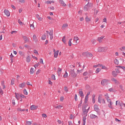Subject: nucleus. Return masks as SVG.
Masks as SVG:
<instances>
[{
    "instance_id": "nucleus-1",
    "label": "nucleus",
    "mask_w": 125,
    "mask_h": 125,
    "mask_svg": "<svg viewBox=\"0 0 125 125\" xmlns=\"http://www.w3.org/2000/svg\"><path fill=\"white\" fill-rule=\"evenodd\" d=\"M107 50V47H99L98 48V51H99V52H106Z\"/></svg>"
},
{
    "instance_id": "nucleus-2",
    "label": "nucleus",
    "mask_w": 125,
    "mask_h": 125,
    "mask_svg": "<svg viewBox=\"0 0 125 125\" xmlns=\"http://www.w3.org/2000/svg\"><path fill=\"white\" fill-rule=\"evenodd\" d=\"M92 6V4L89 3V2L86 4L84 7V11H87L89 9H90V7Z\"/></svg>"
},
{
    "instance_id": "nucleus-3",
    "label": "nucleus",
    "mask_w": 125,
    "mask_h": 125,
    "mask_svg": "<svg viewBox=\"0 0 125 125\" xmlns=\"http://www.w3.org/2000/svg\"><path fill=\"white\" fill-rule=\"evenodd\" d=\"M120 71L118 68H116L115 70L113 71L112 72V75L113 77H117L118 76V74H120Z\"/></svg>"
},
{
    "instance_id": "nucleus-4",
    "label": "nucleus",
    "mask_w": 125,
    "mask_h": 125,
    "mask_svg": "<svg viewBox=\"0 0 125 125\" xmlns=\"http://www.w3.org/2000/svg\"><path fill=\"white\" fill-rule=\"evenodd\" d=\"M47 34H49L50 36V40L51 41L53 39V30H51L50 32H49L48 31H46Z\"/></svg>"
},
{
    "instance_id": "nucleus-5",
    "label": "nucleus",
    "mask_w": 125,
    "mask_h": 125,
    "mask_svg": "<svg viewBox=\"0 0 125 125\" xmlns=\"http://www.w3.org/2000/svg\"><path fill=\"white\" fill-rule=\"evenodd\" d=\"M108 82H109V81L107 79L102 80L101 81L102 85H106V84H108Z\"/></svg>"
},
{
    "instance_id": "nucleus-6",
    "label": "nucleus",
    "mask_w": 125,
    "mask_h": 125,
    "mask_svg": "<svg viewBox=\"0 0 125 125\" xmlns=\"http://www.w3.org/2000/svg\"><path fill=\"white\" fill-rule=\"evenodd\" d=\"M75 66L74 65H70L68 67V71L70 72H73L75 71Z\"/></svg>"
},
{
    "instance_id": "nucleus-7",
    "label": "nucleus",
    "mask_w": 125,
    "mask_h": 125,
    "mask_svg": "<svg viewBox=\"0 0 125 125\" xmlns=\"http://www.w3.org/2000/svg\"><path fill=\"white\" fill-rule=\"evenodd\" d=\"M83 55L87 56V57H92V54L88 52H83Z\"/></svg>"
},
{
    "instance_id": "nucleus-8",
    "label": "nucleus",
    "mask_w": 125,
    "mask_h": 125,
    "mask_svg": "<svg viewBox=\"0 0 125 125\" xmlns=\"http://www.w3.org/2000/svg\"><path fill=\"white\" fill-rule=\"evenodd\" d=\"M4 13L7 17H9V16H10V12L7 9L4 10Z\"/></svg>"
},
{
    "instance_id": "nucleus-9",
    "label": "nucleus",
    "mask_w": 125,
    "mask_h": 125,
    "mask_svg": "<svg viewBox=\"0 0 125 125\" xmlns=\"http://www.w3.org/2000/svg\"><path fill=\"white\" fill-rule=\"evenodd\" d=\"M38 105H32L30 106V110L31 111H34V110H37L38 108Z\"/></svg>"
},
{
    "instance_id": "nucleus-10",
    "label": "nucleus",
    "mask_w": 125,
    "mask_h": 125,
    "mask_svg": "<svg viewBox=\"0 0 125 125\" xmlns=\"http://www.w3.org/2000/svg\"><path fill=\"white\" fill-rule=\"evenodd\" d=\"M59 2H60V4H62V6H63L64 7H66V6H67V4L65 3V2L63 0H59Z\"/></svg>"
},
{
    "instance_id": "nucleus-11",
    "label": "nucleus",
    "mask_w": 125,
    "mask_h": 125,
    "mask_svg": "<svg viewBox=\"0 0 125 125\" xmlns=\"http://www.w3.org/2000/svg\"><path fill=\"white\" fill-rule=\"evenodd\" d=\"M22 39H23V41H24V42H30V40H29V38L26 36H22Z\"/></svg>"
},
{
    "instance_id": "nucleus-12",
    "label": "nucleus",
    "mask_w": 125,
    "mask_h": 125,
    "mask_svg": "<svg viewBox=\"0 0 125 125\" xmlns=\"http://www.w3.org/2000/svg\"><path fill=\"white\" fill-rule=\"evenodd\" d=\"M69 74L72 78H76V77H77V73H75V71L70 72Z\"/></svg>"
},
{
    "instance_id": "nucleus-13",
    "label": "nucleus",
    "mask_w": 125,
    "mask_h": 125,
    "mask_svg": "<svg viewBox=\"0 0 125 125\" xmlns=\"http://www.w3.org/2000/svg\"><path fill=\"white\" fill-rule=\"evenodd\" d=\"M94 109L95 110V111L96 112H97V113H98L100 111V109H99V107H98V105H97V104H95L94 106Z\"/></svg>"
},
{
    "instance_id": "nucleus-14",
    "label": "nucleus",
    "mask_w": 125,
    "mask_h": 125,
    "mask_svg": "<svg viewBox=\"0 0 125 125\" xmlns=\"http://www.w3.org/2000/svg\"><path fill=\"white\" fill-rule=\"evenodd\" d=\"M26 61L27 63L31 62V56L30 55H28L27 57L26 58Z\"/></svg>"
},
{
    "instance_id": "nucleus-15",
    "label": "nucleus",
    "mask_w": 125,
    "mask_h": 125,
    "mask_svg": "<svg viewBox=\"0 0 125 125\" xmlns=\"http://www.w3.org/2000/svg\"><path fill=\"white\" fill-rule=\"evenodd\" d=\"M79 94H80L81 97H83L84 95H83V89H79Z\"/></svg>"
},
{
    "instance_id": "nucleus-16",
    "label": "nucleus",
    "mask_w": 125,
    "mask_h": 125,
    "mask_svg": "<svg viewBox=\"0 0 125 125\" xmlns=\"http://www.w3.org/2000/svg\"><path fill=\"white\" fill-rule=\"evenodd\" d=\"M74 41H75L76 42V44H78L80 42H78L79 41V37L77 36H75L73 39Z\"/></svg>"
},
{
    "instance_id": "nucleus-17",
    "label": "nucleus",
    "mask_w": 125,
    "mask_h": 125,
    "mask_svg": "<svg viewBox=\"0 0 125 125\" xmlns=\"http://www.w3.org/2000/svg\"><path fill=\"white\" fill-rule=\"evenodd\" d=\"M59 53V50H57L56 51V52H55V53H54V58H57Z\"/></svg>"
},
{
    "instance_id": "nucleus-18",
    "label": "nucleus",
    "mask_w": 125,
    "mask_h": 125,
    "mask_svg": "<svg viewBox=\"0 0 125 125\" xmlns=\"http://www.w3.org/2000/svg\"><path fill=\"white\" fill-rule=\"evenodd\" d=\"M90 119H96V118H98V117L97 115H95L93 114H91L90 115Z\"/></svg>"
},
{
    "instance_id": "nucleus-19",
    "label": "nucleus",
    "mask_w": 125,
    "mask_h": 125,
    "mask_svg": "<svg viewBox=\"0 0 125 125\" xmlns=\"http://www.w3.org/2000/svg\"><path fill=\"white\" fill-rule=\"evenodd\" d=\"M26 84V83L25 82H23L21 84H19V86L21 88H24V87H25V84Z\"/></svg>"
},
{
    "instance_id": "nucleus-20",
    "label": "nucleus",
    "mask_w": 125,
    "mask_h": 125,
    "mask_svg": "<svg viewBox=\"0 0 125 125\" xmlns=\"http://www.w3.org/2000/svg\"><path fill=\"white\" fill-rule=\"evenodd\" d=\"M68 27V23H64L62 26V30H65L66 28Z\"/></svg>"
},
{
    "instance_id": "nucleus-21",
    "label": "nucleus",
    "mask_w": 125,
    "mask_h": 125,
    "mask_svg": "<svg viewBox=\"0 0 125 125\" xmlns=\"http://www.w3.org/2000/svg\"><path fill=\"white\" fill-rule=\"evenodd\" d=\"M33 41L34 42H38V38H37V35H36L35 34L33 35Z\"/></svg>"
},
{
    "instance_id": "nucleus-22",
    "label": "nucleus",
    "mask_w": 125,
    "mask_h": 125,
    "mask_svg": "<svg viewBox=\"0 0 125 125\" xmlns=\"http://www.w3.org/2000/svg\"><path fill=\"white\" fill-rule=\"evenodd\" d=\"M111 81L114 82L115 83H118V84L120 83V82L115 78H112Z\"/></svg>"
},
{
    "instance_id": "nucleus-23",
    "label": "nucleus",
    "mask_w": 125,
    "mask_h": 125,
    "mask_svg": "<svg viewBox=\"0 0 125 125\" xmlns=\"http://www.w3.org/2000/svg\"><path fill=\"white\" fill-rule=\"evenodd\" d=\"M15 94L16 98L17 99V100H19L20 99L19 97H20V94L17 93H15Z\"/></svg>"
},
{
    "instance_id": "nucleus-24",
    "label": "nucleus",
    "mask_w": 125,
    "mask_h": 125,
    "mask_svg": "<svg viewBox=\"0 0 125 125\" xmlns=\"http://www.w3.org/2000/svg\"><path fill=\"white\" fill-rule=\"evenodd\" d=\"M62 42H63V43H64V44H67V42L66 41V37L65 36H63L62 39Z\"/></svg>"
},
{
    "instance_id": "nucleus-25",
    "label": "nucleus",
    "mask_w": 125,
    "mask_h": 125,
    "mask_svg": "<svg viewBox=\"0 0 125 125\" xmlns=\"http://www.w3.org/2000/svg\"><path fill=\"white\" fill-rule=\"evenodd\" d=\"M83 114H84L85 117H86V116H87V111L86 109H85V108H83Z\"/></svg>"
},
{
    "instance_id": "nucleus-26",
    "label": "nucleus",
    "mask_w": 125,
    "mask_h": 125,
    "mask_svg": "<svg viewBox=\"0 0 125 125\" xmlns=\"http://www.w3.org/2000/svg\"><path fill=\"white\" fill-rule=\"evenodd\" d=\"M61 71H62V69H61L60 67L58 68V74L59 76L61 75Z\"/></svg>"
},
{
    "instance_id": "nucleus-27",
    "label": "nucleus",
    "mask_w": 125,
    "mask_h": 125,
    "mask_svg": "<svg viewBox=\"0 0 125 125\" xmlns=\"http://www.w3.org/2000/svg\"><path fill=\"white\" fill-rule=\"evenodd\" d=\"M85 19L86 22H90V21H91V19L90 18H88V17H87V16H86Z\"/></svg>"
},
{
    "instance_id": "nucleus-28",
    "label": "nucleus",
    "mask_w": 125,
    "mask_h": 125,
    "mask_svg": "<svg viewBox=\"0 0 125 125\" xmlns=\"http://www.w3.org/2000/svg\"><path fill=\"white\" fill-rule=\"evenodd\" d=\"M112 105H113V103H110L108 104L109 108H110V109H114Z\"/></svg>"
},
{
    "instance_id": "nucleus-29",
    "label": "nucleus",
    "mask_w": 125,
    "mask_h": 125,
    "mask_svg": "<svg viewBox=\"0 0 125 125\" xmlns=\"http://www.w3.org/2000/svg\"><path fill=\"white\" fill-rule=\"evenodd\" d=\"M92 103H93V104L95 103V95H92Z\"/></svg>"
},
{
    "instance_id": "nucleus-30",
    "label": "nucleus",
    "mask_w": 125,
    "mask_h": 125,
    "mask_svg": "<svg viewBox=\"0 0 125 125\" xmlns=\"http://www.w3.org/2000/svg\"><path fill=\"white\" fill-rule=\"evenodd\" d=\"M114 63L116 64V65H119V60H118V59H115L114 60Z\"/></svg>"
},
{
    "instance_id": "nucleus-31",
    "label": "nucleus",
    "mask_w": 125,
    "mask_h": 125,
    "mask_svg": "<svg viewBox=\"0 0 125 125\" xmlns=\"http://www.w3.org/2000/svg\"><path fill=\"white\" fill-rule=\"evenodd\" d=\"M34 70V68H33L32 67L31 68L30 71L31 75H33V74L35 73V71Z\"/></svg>"
},
{
    "instance_id": "nucleus-32",
    "label": "nucleus",
    "mask_w": 125,
    "mask_h": 125,
    "mask_svg": "<svg viewBox=\"0 0 125 125\" xmlns=\"http://www.w3.org/2000/svg\"><path fill=\"white\" fill-rule=\"evenodd\" d=\"M72 39H70L69 41H68V45L69 46H72Z\"/></svg>"
},
{
    "instance_id": "nucleus-33",
    "label": "nucleus",
    "mask_w": 125,
    "mask_h": 125,
    "mask_svg": "<svg viewBox=\"0 0 125 125\" xmlns=\"http://www.w3.org/2000/svg\"><path fill=\"white\" fill-rule=\"evenodd\" d=\"M101 71V68H97L96 70L95 71V73L96 74H98V73H99V72Z\"/></svg>"
},
{
    "instance_id": "nucleus-34",
    "label": "nucleus",
    "mask_w": 125,
    "mask_h": 125,
    "mask_svg": "<svg viewBox=\"0 0 125 125\" xmlns=\"http://www.w3.org/2000/svg\"><path fill=\"white\" fill-rule=\"evenodd\" d=\"M94 11L95 15H97V14H98V12H99V11H98V10L96 9H94Z\"/></svg>"
},
{
    "instance_id": "nucleus-35",
    "label": "nucleus",
    "mask_w": 125,
    "mask_h": 125,
    "mask_svg": "<svg viewBox=\"0 0 125 125\" xmlns=\"http://www.w3.org/2000/svg\"><path fill=\"white\" fill-rule=\"evenodd\" d=\"M63 78L65 79L68 78V73L67 72V71H65V74L63 75Z\"/></svg>"
},
{
    "instance_id": "nucleus-36",
    "label": "nucleus",
    "mask_w": 125,
    "mask_h": 125,
    "mask_svg": "<svg viewBox=\"0 0 125 125\" xmlns=\"http://www.w3.org/2000/svg\"><path fill=\"white\" fill-rule=\"evenodd\" d=\"M64 90L65 92H68L69 91V89H68V87L66 86L64 87Z\"/></svg>"
},
{
    "instance_id": "nucleus-37",
    "label": "nucleus",
    "mask_w": 125,
    "mask_h": 125,
    "mask_svg": "<svg viewBox=\"0 0 125 125\" xmlns=\"http://www.w3.org/2000/svg\"><path fill=\"white\" fill-rule=\"evenodd\" d=\"M1 84L2 86H3V89H4V88H5V86L4 85V81H2L1 83Z\"/></svg>"
},
{
    "instance_id": "nucleus-38",
    "label": "nucleus",
    "mask_w": 125,
    "mask_h": 125,
    "mask_svg": "<svg viewBox=\"0 0 125 125\" xmlns=\"http://www.w3.org/2000/svg\"><path fill=\"white\" fill-rule=\"evenodd\" d=\"M46 39V35L45 34H43L42 37V40L44 41Z\"/></svg>"
},
{
    "instance_id": "nucleus-39",
    "label": "nucleus",
    "mask_w": 125,
    "mask_h": 125,
    "mask_svg": "<svg viewBox=\"0 0 125 125\" xmlns=\"http://www.w3.org/2000/svg\"><path fill=\"white\" fill-rule=\"evenodd\" d=\"M18 1L21 3H25V2H26V0H18Z\"/></svg>"
},
{
    "instance_id": "nucleus-40",
    "label": "nucleus",
    "mask_w": 125,
    "mask_h": 125,
    "mask_svg": "<svg viewBox=\"0 0 125 125\" xmlns=\"http://www.w3.org/2000/svg\"><path fill=\"white\" fill-rule=\"evenodd\" d=\"M103 37H99L98 40L99 41V42H102V40H103Z\"/></svg>"
},
{
    "instance_id": "nucleus-41",
    "label": "nucleus",
    "mask_w": 125,
    "mask_h": 125,
    "mask_svg": "<svg viewBox=\"0 0 125 125\" xmlns=\"http://www.w3.org/2000/svg\"><path fill=\"white\" fill-rule=\"evenodd\" d=\"M82 104H83V100H81L80 102V104H78V108H81Z\"/></svg>"
},
{
    "instance_id": "nucleus-42",
    "label": "nucleus",
    "mask_w": 125,
    "mask_h": 125,
    "mask_svg": "<svg viewBox=\"0 0 125 125\" xmlns=\"http://www.w3.org/2000/svg\"><path fill=\"white\" fill-rule=\"evenodd\" d=\"M45 3H46V4H51L52 1L51 0H47L45 2Z\"/></svg>"
},
{
    "instance_id": "nucleus-43",
    "label": "nucleus",
    "mask_w": 125,
    "mask_h": 125,
    "mask_svg": "<svg viewBox=\"0 0 125 125\" xmlns=\"http://www.w3.org/2000/svg\"><path fill=\"white\" fill-rule=\"evenodd\" d=\"M17 110L19 111V112H24L25 111V109H21V108H18Z\"/></svg>"
},
{
    "instance_id": "nucleus-44",
    "label": "nucleus",
    "mask_w": 125,
    "mask_h": 125,
    "mask_svg": "<svg viewBox=\"0 0 125 125\" xmlns=\"http://www.w3.org/2000/svg\"><path fill=\"white\" fill-rule=\"evenodd\" d=\"M88 99V96H85V100H84V102L85 103H87V100Z\"/></svg>"
},
{
    "instance_id": "nucleus-45",
    "label": "nucleus",
    "mask_w": 125,
    "mask_h": 125,
    "mask_svg": "<svg viewBox=\"0 0 125 125\" xmlns=\"http://www.w3.org/2000/svg\"><path fill=\"white\" fill-rule=\"evenodd\" d=\"M62 107H63V105H59L55 107L56 109H60L61 108H62Z\"/></svg>"
},
{
    "instance_id": "nucleus-46",
    "label": "nucleus",
    "mask_w": 125,
    "mask_h": 125,
    "mask_svg": "<svg viewBox=\"0 0 125 125\" xmlns=\"http://www.w3.org/2000/svg\"><path fill=\"white\" fill-rule=\"evenodd\" d=\"M102 69L104 70H108V67H106L105 65H102Z\"/></svg>"
},
{
    "instance_id": "nucleus-47",
    "label": "nucleus",
    "mask_w": 125,
    "mask_h": 125,
    "mask_svg": "<svg viewBox=\"0 0 125 125\" xmlns=\"http://www.w3.org/2000/svg\"><path fill=\"white\" fill-rule=\"evenodd\" d=\"M23 93L24 94H25V95H28V92L27 91V90H26V89H24L23 90Z\"/></svg>"
},
{
    "instance_id": "nucleus-48",
    "label": "nucleus",
    "mask_w": 125,
    "mask_h": 125,
    "mask_svg": "<svg viewBox=\"0 0 125 125\" xmlns=\"http://www.w3.org/2000/svg\"><path fill=\"white\" fill-rule=\"evenodd\" d=\"M101 100H102V99H101V97L100 96H99L98 97V100L99 103L101 104Z\"/></svg>"
},
{
    "instance_id": "nucleus-49",
    "label": "nucleus",
    "mask_w": 125,
    "mask_h": 125,
    "mask_svg": "<svg viewBox=\"0 0 125 125\" xmlns=\"http://www.w3.org/2000/svg\"><path fill=\"white\" fill-rule=\"evenodd\" d=\"M30 28L32 30H35V26H34V24H30Z\"/></svg>"
},
{
    "instance_id": "nucleus-50",
    "label": "nucleus",
    "mask_w": 125,
    "mask_h": 125,
    "mask_svg": "<svg viewBox=\"0 0 125 125\" xmlns=\"http://www.w3.org/2000/svg\"><path fill=\"white\" fill-rule=\"evenodd\" d=\"M120 104H121V102H120L119 101H116V106H118V105H120Z\"/></svg>"
},
{
    "instance_id": "nucleus-51",
    "label": "nucleus",
    "mask_w": 125,
    "mask_h": 125,
    "mask_svg": "<svg viewBox=\"0 0 125 125\" xmlns=\"http://www.w3.org/2000/svg\"><path fill=\"white\" fill-rule=\"evenodd\" d=\"M106 100H107L108 103H113V102H112V101H111V99H110L109 98L106 99Z\"/></svg>"
},
{
    "instance_id": "nucleus-52",
    "label": "nucleus",
    "mask_w": 125,
    "mask_h": 125,
    "mask_svg": "<svg viewBox=\"0 0 125 125\" xmlns=\"http://www.w3.org/2000/svg\"><path fill=\"white\" fill-rule=\"evenodd\" d=\"M39 65H40V62H38L37 64H36L35 65H34V67L35 68V69H36L37 67H39Z\"/></svg>"
},
{
    "instance_id": "nucleus-53",
    "label": "nucleus",
    "mask_w": 125,
    "mask_h": 125,
    "mask_svg": "<svg viewBox=\"0 0 125 125\" xmlns=\"http://www.w3.org/2000/svg\"><path fill=\"white\" fill-rule=\"evenodd\" d=\"M86 120V117H85V116L83 117V123H85Z\"/></svg>"
},
{
    "instance_id": "nucleus-54",
    "label": "nucleus",
    "mask_w": 125,
    "mask_h": 125,
    "mask_svg": "<svg viewBox=\"0 0 125 125\" xmlns=\"http://www.w3.org/2000/svg\"><path fill=\"white\" fill-rule=\"evenodd\" d=\"M42 118H47V115L44 113L42 114Z\"/></svg>"
},
{
    "instance_id": "nucleus-55",
    "label": "nucleus",
    "mask_w": 125,
    "mask_h": 125,
    "mask_svg": "<svg viewBox=\"0 0 125 125\" xmlns=\"http://www.w3.org/2000/svg\"><path fill=\"white\" fill-rule=\"evenodd\" d=\"M51 79H52V80H54V81H55V80H56L55 75L53 74L51 76Z\"/></svg>"
},
{
    "instance_id": "nucleus-56",
    "label": "nucleus",
    "mask_w": 125,
    "mask_h": 125,
    "mask_svg": "<svg viewBox=\"0 0 125 125\" xmlns=\"http://www.w3.org/2000/svg\"><path fill=\"white\" fill-rule=\"evenodd\" d=\"M19 53L20 55H21V56H22V55H24L23 52H22L21 51H20L19 52Z\"/></svg>"
},
{
    "instance_id": "nucleus-57",
    "label": "nucleus",
    "mask_w": 125,
    "mask_h": 125,
    "mask_svg": "<svg viewBox=\"0 0 125 125\" xmlns=\"http://www.w3.org/2000/svg\"><path fill=\"white\" fill-rule=\"evenodd\" d=\"M18 23L20 24V25H23V22L21 21V20H18Z\"/></svg>"
},
{
    "instance_id": "nucleus-58",
    "label": "nucleus",
    "mask_w": 125,
    "mask_h": 125,
    "mask_svg": "<svg viewBox=\"0 0 125 125\" xmlns=\"http://www.w3.org/2000/svg\"><path fill=\"white\" fill-rule=\"evenodd\" d=\"M120 49L121 50V51H123V50H125V46L122 47L120 48Z\"/></svg>"
},
{
    "instance_id": "nucleus-59",
    "label": "nucleus",
    "mask_w": 125,
    "mask_h": 125,
    "mask_svg": "<svg viewBox=\"0 0 125 125\" xmlns=\"http://www.w3.org/2000/svg\"><path fill=\"white\" fill-rule=\"evenodd\" d=\"M34 53L39 55V53L38 52V51L37 50H36V49L34 50Z\"/></svg>"
},
{
    "instance_id": "nucleus-60",
    "label": "nucleus",
    "mask_w": 125,
    "mask_h": 125,
    "mask_svg": "<svg viewBox=\"0 0 125 125\" xmlns=\"http://www.w3.org/2000/svg\"><path fill=\"white\" fill-rule=\"evenodd\" d=\"M24 47H26V48H27L28 49H29V48H30V46H29V45H28V44H25V45H24Z\"/></svg>"
},
{
    "instance_id": "nucleus-61",
    "label": "nucleus",
    "mask_w": 125,
    "mask_h": 125,
    "mask_svg": "<svg viewBox=\"0 0 125 125\" xmlns=\"http://www.w3.org/2000/svg\"><path fill=\"white\" fill-rule=\"evenodd\" d=\"M26 124L31 125H32V122L31 121H26Z\"/></svg>"
},
{
    "instance_id": "nucleus-62",
    "label": "nucleus",
    "mask_w": 125,
    "mask_h": 125,
    "mask_svg": "<svg viewBox=\"0 0 125 125\" xmlns=\"http://www.w3.org/2000/svg\"><path fill=\"white\" fill-rule=\"evenodd\" d=\"M101 103H102L103 104H105V100H104V99H102L101 100Z\"/></svg>"
},
{
    "instance_id": "nucleus-63",
    "label": "nucleus",
    "mask_w": 125,
    "mask_h": 125,
    "mask_svg": "<svg viewBox=\"0 0 125 125\" xmlns=\"http://www.w3.org/2000/svg\"><path fill=\"white\" fill-rule=\"evenodd\" d=\"M105 98H106V99H107V98H109V95H108V94H106L105 95Z\"/></svg>"
},
{
    "instance_id": "nucleus-64",
    "label": "nucleus",
    "mask_w": 125,
    "mask_h": 125,
    "mask_svg": "<svg viewBox=\"0 0 125 125\" xmlns=\"http://www.w3.org/2000/svg\"><path fill=\"white\" fill-rule=\"evenodd\" d=\"M40 62L41 64H43V60H42V59H40Z\"/></svg>"
}]
</instances>
